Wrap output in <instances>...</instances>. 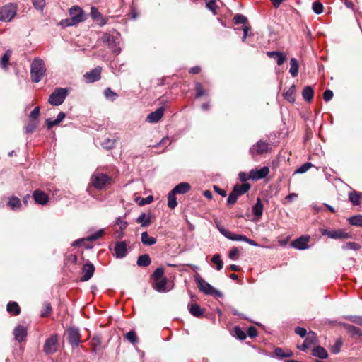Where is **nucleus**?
I'll return each mask as SVG.
<instances>
[{
    "label": "nucleus",
    "mask_w": 362,
    "mask_h": 362,
    "mask_svg": "<svg viewBox=\"0 0 362 362\" xmlns=\"http://www.w3.org/2000/svg\"><path fill=\"white\" fill-rule=\"evenodd\" d=\"M233 21L235 24H245L247 22V18L245 16L238 13L234 16Z\"/></svg>",
    "instance_id": "obj_58"
},
{
    "label": "nucleus",
    "mask_w": 362,
    "mask_h": 362,
    "mask_svg": "<svg viewBox=\"0 0 362 362\" xmlns=\"http://www.w3.org/2000/svg\"><path fill=\"white\" fill-rule=\"evenodd\" d=\"M267 55L270 58L275 59L279 66L282 65L286 58L285 54L279 51H268Z\"/></svg>",
    "instance_id": "obj_26"
},
{
    "label": "nucleus",
    "mask_w": 362,
    "mask_h": 362,
    "mask_svg": "<svg viewBox=\"0 0 362 362\" xmlns=\"http://www.w3.org/2000/svg\"><path fill=\"white\" fill-rule=\"evenodd\" d=\"M80 332L76 327H71L67 330V339L69 344L72 346L77 347L80 343Z\"/></svg>",
    "instance_id": "obj_11"
},
{
    "label": "nucleus",
    "mask_w": 362,
    "mask_h": 362,
    "mask_svg": "<svg viewBox=\"0 0 362 362\" xmlns=\"http://www.w3.org/2000/svg\"><path fill=\"white\" fill-rule=\"evenodd\" d=\"M233 331H234V334H235V336L236 337L237 339H240V340H244L246 339V333L242 330V329L238 327V326H236L234 327L233 329Z\"/></svg>",
    "instance_id": "obj_52"
},
{
    "label": "nucleus",
    "mask_w": 362,
    "mask_h": 362,
    "mask_svg": "<svg viewBox=\"0 0 362 362\" xmlns=\"http://www.w3.org/2000/svg\"><path fill=\"white\" fill-rule=\"evenodd\" d=\"M116 140L114 139H105V141L101 144L102 146L107 150H110L115 148Z\"/></svg>",
    "instance_id": "obj_49"
},
{
    "label": "nucleus",
    "mask_w": 362,
    "mask_h": 362,
    "mask_svg": "<svg viewBox=\"0 0 362 362\" xmlns=\"http://www.w3.org/2000/svg\"><path fill=\"white\" fill-rule=\"evenodd\" d=\"M104 234V230L100 229L84 238L77 239L71 244L73 247L80 246L82 243L92 242L98 240Z\"/></svg>",
    "instance_id": "obj_14"
},
{
    "label": "nucleus",
    "mask_w": 362,
    "mask_h": 362,
    "mask_svg": "<svg viewBox=\"0 0 362 362\" xmlns=\"http://www.w3.org/2000/svg\"><path fill=\"white\" fill-rule=\"evenodd\" d=\"M33 197L36 204L40 205L46 204L49 201L48 195L43 191L37 189L33 193Z\"/></svg>",
    "instance_id": "obj_20"
},
{
    "label": "nucleus",
    "mask_w": 362,
    "mask_h": 362,
    "mask_svg": "<svg viewBox=\"0 0 362 362\" xmlns=\"http://www.w3.org/2000/svg\"><path fill=\"white\" fill-rule=\"evenodd\" d=\"M11 53H12L11 50L8 49L5 52V53L2 56L1 60V66L2 69H8V66L9 64V60H10V57L11 56Z\"/></svg>",
    "instance_id": "obj_43"
},
{
    "label": "nucleus",
    "mask_w": 362,
    "mask_h": 362,
    "mask_svg": "<svg viewBox=\"0 0 362 362\" xmlns=\"http://www.w3.org/2000/svg\"><path fill=\"white\" fill-rule=\"evenodd\" d=\"M312 8L316 14H320L323 12V5L320 1H315L313 3Z\"/></svg>",
    "instance_id": "obj_57"
},
{
    "label": "nucleus",
    "mask_w": 362,
    "mask_h": 362,
    "mask_svg": "<svg viewBox=\"0 0 362 362\" xmlns=\"http://www.w3.org/2000/svg\"><path fill=\"white\" fill-rule=\"evenodd\" d=\"M34 8L42 11L45 6V0H32Z\"/></svg>",
    "instance_id": "obj_59"
},
{
    "label": "nucleus",
    "mask_w": 362,
    "mask_h": 362,
    "mask_svg": "<svg viewBox=\"0 0 362 362\" xmlns=\"http://www.w3.org/2000/svg\"><path fill=\"white\" fill-rule=\"evenodd\" d=\"M141 241L144 245L151 246L156 243L157 240L154 237L149 236L147 231H144L141 233Z\"/></svg>",
    "instance_id": "obj_33"
},
{
    "label": "nucleus",
    "mask_w": 362,
    "mask_h": 362,
    "mask_svg": "<svg viewBox=\"0 0 362 362\" xmlns=\"http://www.w3.org/2000/svg\"><path fill=\"white\" fill-rule=\"evenodd\" d=\"M90 15L95 21L98 22L100 26H103L107 23L106 19L103 18L101 13L95 6L91 7Z\"/></svg>",
    "instance_id": "obj_22"
},
{
    "label": "nucleus",
    "mask_w": 362,
    "mask_h": 362,
    "mask_svg": "<svg viewBox=\"0 0 362 362\" xmlns=\"http://www.w3.org/2000/svg\"><path fill=\"white\" fill-rule=\"evenodd\" d=\"M218 230L221 235H223L224 237L230 240L245 242V240H246L245 235L233 233L223 227H218Z\"/></svg>",
    "instance_id": "obj_16"
},
{
    "label": "nucleus",
    "mask_w": 362,
    "mask_h": 362,
    "mask_svg": "<svg viewBox=\"0 0 362 362\" xmlns=\"http://www.w3.org/2000/svg\"><path fill=\"white\" fill-rule=\"evenodd\" d=\"M13 334L16 341H18V342H22L25 339L28 334V332L25 327L19 325L15 327Z\"/></svg>",
    "instance_id": "obj_21"
},
{
    "label": "nucleus",
    "mask_w": 362,
    "mask_h": 362,
    "mask_svg": "<svg viewBox=\"0 0 362 362\" xmlns=\"http://www.w3.org/2000/svg\"><path fill=\"white\" fill-rule=\"evenodd\" d=\"M211 262L216 264L217 270L220 271L223 268V261L219 254H215L211 258Z\"/></svg>",
    "instance_id": "obj_53"
},
{
    "label": "nucleus",
    "mask_w": 362,
    "mask_h": 362,
    "mask_svg": "<svg viewBox=\"0 0 362 362\" xmlns=\"http://www.w3.org/2000/svg\"><path fill=\"white\" fill-rule=\"evenodd\" d=\"M17 6L9 3L0 8V21L4 22L11 21L16 15Z\"/></svg>",
    "instance_id": "obj_5"
},
{
    "label": "nucleus",
    "mask_w": 362,
    "mask_h": 362,
    "mask_svg": "<svg viewBox=\"0 0 362 362\" xmlns=\"http://www.w3.org/2000/svg\"><path fill=\"white\" fill-rule=\"evenodd\" d=\"M110 180V177L104 173L95 174L91 177L93 187L97 189H102Z\"/></svg>",
    "instance_id": "obj_10"
},
{
    "label": "nucleus",
    "mask_w": 362,
    "mask_h": 362,
    "mask_svg": "<svg viewBox=\"0 0 362 362\" xmlns=\"http://www.w3.org/2000/svg\"><path fill=\"white\" fill-rule=\"evenodd\" d=\"M312 355L320 359H326L328 357V354L325 349L320 345L313 348Z\"/></svg>",
    "instance_id": "obj_31"
},
{
    "label": "nucleus",
    "mask_w": 362,
    "mask_h": 362,
    "mask_svg": "<svg viewBox=\"0 0 362 362\" xmlns=\"http://www.w3.org/2000/svg\"><path fill=\"white\" fill-rule=\"evenodd\" d=\"M269 172L267 166H264L258 170H251L250 171V179L252 180H261L266 177Z\"/></svg>",
    "instance_id": "obj_19"
},
{
    "label": "nucleus",
    "mask_w": 362,
    "mask_h": 362,
    "mask_svg": "<svg viewBox=\"0 0 362 362\" xmlns=\"http://www.w3.org/2000/svg\"><path fill=\"white\" fill-rule=\"evenodd\" d=\"M69 90L66 88H57L49 95L48 102L54 106L62 105L68 95Z\"/></svg>",
    "instance_id": "obj_4"
},
{
    "label": "nucleus",
    "mask_w": 362,
    "mask_h": 362,
    "mask_svg": "<svg viewBox=\"0 0 362 362\" xmlns=\"http://www.w3.org/2000/svg\"><path fill=\"white\" fill-rule=\"evenodd\" d=\"M296 92L295 85H292L288 90L284 93V98L289 103H293L295 102V98L293 94Z\"/></svg>",
    "instance_id": "obj_42"
},
{
    "label": "nucleus",
    "mask_w": 362,
    "mask_h": 362,
    "mask_svg": "<svg viewBox=\"0 0 362 362\" xmlns=\"http://www.w3.org/2000/svg\"><path fill=\"white\" fill-rule=\"evenodd\" d=\"M263 209H264V206L262 203L261 199L257 198V202L252 206V212L253 215L258 218L262 216V215L263 214Z\"/></svg>",
    "instance_id": "obj_34"
},
{
    "label": "nucleus",
    "mask_w": 362,
    "mask_h": 362,
    "mask_svg": "<svg viewBox=\"0 0 362 362\" xmlns=\"http://www.w3.org/2000/svg\"><path fill=\"white\" fill-rule=\"evenodd\" d=\"M125 338L132 344L138 343V337L134 330H130L125 334Z\"/></svg>",
    "instance_id": "obj_50"
},
{
    "label": "nucleus",
    "mask_w": 362,
    "mask_h": 362,
    "mask_svg": "<svg viewBox=\"0 0 362 362\" xmlns=\"http://www.w3.org/2000/svg\"><path fill=\"white\" fill-rule=\"evenodd\" d=\"M361 246L359 244L354 242H346L341 246L344 250H351L356 251L361 249Z\"/></svg>",
    "instance_id": "obj_46"
},
{
    "label": "nucleus",
    "mask_w": 362,
    "mask_h": 362,
    "mask_svg": "<svg viewBox=\"0 0 362 362\" xmlns=\"http://www.w3.org/2000/svg\"><path fill=\"white\" fill-rule=\"evenodd\" d=\"M341 325L352 337H362V329L361 328L345 322L341 323Z\"/></svg>",
    "instance_id": "obj_23"
},
{
    "label": "nucleus",
    "mask_w": 362,
    "mask_h": 362,
    "mask_svg": "<svg viewBox=\"0 0 362 362\" xmlns=\"http://www.w3.org/2000/svg\"><path fill=\"white\" fill-rule=\"evenodd\" d=\"M164 274V269L162 267H158L155 269L152 274V278L153 281H157L162 279V277Z\"/></svg>",
    "instance_id": "obj_55"
},
{
    "label": "nucleus",
    "mask_w": 362,
    "mask_h": 362,
    "mask_svg": "<svg viewBox=\"0 0 362 362\" xmlns=\"http://www.w3.org/2000/svg\"><path fill=\"white\" fill-rule=\"evenodd\" d=\"M46 73L45 64L43 59L35 57L30 64V78L33 83H39Z\"/></svg>",
    "instance_id": "obj_1"
},
{
    "label": "nucleus",
    "mask_w": 362,
    "mask_h": 362,
    "mask_svg": "<svg viewBox=\"0 0 362 362\" xmlns=\"http://www.w3.org/2000/svg\"><path fill=\"white\" fill-rule=\"evenodd\" d=\"M343 317L353 323H355L360 326H362V315H345Z\"/></svg>",
    "instance_id": "obj_47"
},
{
    "label": "nucleus",
    "mask_w": 362,
    "mask_h": 362,
    "mask_svg": "<svg viewBox=\"0 0 362 362\" xmlns=\"http://www.w3.org/2000/svg\"><path fill=\"white\" fill-rule=\"evenodd\" d=\"M347 221L351 226L362 227V215L358 214L350 216L347 218Z\"/></svg>",
    "instance_id": "obj_41"
},
{
    "label": "nucleus",
    "mask_w": 362,
    "mask_h": 362,
    "mask_svg": "<svg viewBox=\"0 0 362 362\" xmlns=\"http://www.w3.org/2000/svg\"><path fill=\"white\" fill-rule=\"evenodd\" d=\"M343 345V341L341 338H339L336 340L334 344L330 348V351L334 354H337L340 352L341 347Z\"/></svg>",
    "instance_id": "obj_48"
},
{
    "label": "nucleus",
    "mask_w": 362,
    "mask_h": 362,
    "mask_svg": "<svg viewBox=\"0 0 362 362\" xmlns=\"http://www.w3.org/2000/svg\"><path fill=\"white\" fill-rule=\"evenodd\" d=\"M69 16L71 21L76 24L81 23L86 19L83 10L79 6H74L69 9Z\"/></svg>",
    "instance_id": "obj_9"
},
{
    "label": "nucleus",
    "mask_w": 362,
    "mask_h": 362,
    "mask_svg": "<svg viewBox=\"0 0 362 362\" xmlns=\"http://www.w3.org/2000/svg\"><path fill=\"white\" fill-rule=\"evenodd\" d=\"M194 86L196 91V98H200L206 94V91L204 89L203 86L199 82H195Z\"/></svg>",
    "instance_id": "obj_51"
},
{
    "label": "nucleus",
    "mask_w": 362,
    "mask_h": 362,
    "mask_svg": "<svg viewBox=\"0 0 362 362\" xmlns=\"http://www.w3.org/2000/svg\"><path fill=\"white\" fill-rule=\"evenodd\" d=\"M320 231L322 235H326L331 239H350L352 238V234L339 229L329 230L325 228H320Z\"/></svg>",
    "instance_id": "obj_7"
},
{
    "label": "nucleus",
    "mask_w": 362,
    "mask_h": 362,
    "mask_svg": "<svg viewBox=\"0 0 362 362\" xmlns=\"http://www.w3.org/2000/svg\"><path fill=\"white\" fill-rule=\"evenodd\" d=\"M40 116V107H35L30 113L29 117L30 120H38Z\"/></svg>",
    "instance_id": "obj_61"
},
{
    "label": "nucleus",
    "mask_w": 362,
    "mask_h": 362,
    "mask_svg": "<svg viewBox=\"0 0 362 362\" xmlns=\"http://www.w3.org/2000/svg\"><path fill=\"white\" fill-rule=\"evenodd\" d=\"M101 67L97 66L89 72L84 74L85 80L87 83H93L98 81L101 78Z\"/></svg>",
    "instance_id": "obj_18"
},
{
    "label": "nucleus",
    "mask_w": 362,
    "mask_h": 362,
    "mask_svg": "<svg viewBox=\"0 0 362 362\" xmlns=\"http://www.w3.org/2000/svg\"><path fill=\"white\" fill-rule=\"evenodd\" d=\"M206 7L212 11L214 14H216V11L217 8L216 6V0H205Z\"/></svg>",
    "instance_id": "obj_56"
},
{
    "label": "nucleus",
    "mask_w": 362,
    "mask_h": 362,
    "mask_svg": "<svg viewBox=\"0 0 362 362\" xmlns=\"http://www.w3.org/2000/svg\"><path fill=\"white\" fill-rule=\"evenodd\" d=\"M290 69L289 73L293 77H296L299 71V64L296 58H291L290 59Z\"/></svg>",
    "instance_id": "obj_35"
},
{
    "label": "nucleus",
    "mask_w": 362,
    "mask_h": 362,
    "mask_svg": "<svg viewBox=\"0 0 362 362\" xmlns=\"http://www.w3.org/2000/svg\"><path fill=\"white\" fill-rule=\"evenodd\" d=\"M128 254L127 244L125 241H117L115 243L113 256L117 259H122Z\"/></svg>",
    "instance_id": "obj_13"
},
{
    "label": "nucleus",
    "mask_w": 362,
    "mask_h": 362,
    "mask_svg": "<svg viewBox=\"0 0 362 362\" xmlns=\"http://www.w3.org/2000/svg\"><path fill=\"white\" fill-rule=\"evenodd\" d=\"M137 223L141 224V227L146 228L151 223V217L150 215H146L145 213H141L136 220Z\"/></svg>",
    "instance_id": "obj_32"
},
{
    "label": "nucleus",
    "mask_w": 362,
    "mask_h": 362,
    "mask_svg": "<svg viewBox=\"0 0 362 362\" xmlns=\"http://www.w3.org/2000/svg\"><path fill=\"white\" fill-rule=\"evenodd\" d=\"M115 223L119 226L122 231L125 230L128 226V223L126 221H123L120 216L116 218Z\"/></svg>",
    "instance_id": "obj_62"
},
{
    "label": "nucleus",
    "mask_w": 362,
    "mask_h": 362,
    "mask_svg": "<svg viewBox=\"0 0 362 362\" xmlns=\"http://www.w3.org/2000/svg\"><path fill=\"white\" fill-rule=\"evenodd\" d=\"M317 343V334L314 332L310 331L307 337H305L304 342L301 345L298 346L297 348L303 351H306L310 346L315 345Z\"/></svg>",
    "instance_id": "obj_12"
},
{
    "label": "nucleus",
    "mask_w": 362,
    "mask_h": 362,
    "mask_svg": "<svg viewBox=\"0 0 362 362\" xmlns=\"http://www.w3.org/2000/svg\"><path fill=\"white\" fill-rule=\"evenodd\" d=\"M313 166L311 163H305L303 165H301L299 168H298L295 173L296 174H303L307 172L311 167Z\"/></svg>",
    "instance_id": "obj_54"
},
{
    "label": "nucleus",
    "mask_w": 362,
    "mask_h": 362,
    "mask_svg": "<svg viewBox=\"0 0 362 362\" xmlns=\"http://www.w3.org/2000/svg\"><path fill=\"white\" fill-rule=\"evenodd\" d=\"M189 312L192 315L196 317H200L204 313V309L202 308L197 303L188 305Z\"/></svg>",
    "instance_id": "obj_30"
},
{
    "label": "nucleus",
    "mask_w": 362,
    "mask_h": 362,
    "mask_svg": "<svg viewBox=\"0 0 362 362\" xmlns=\"http://www.w3.org/2000/svg\"><path fill=\"white\" fill-rule=\"evenodd\" d=\"M310 240L309 235H302L291 243V246L298 250H304L309 248L308 242Z\"/></svg>",
    "instance_id": "obj_15"
},
{
    "label": "nucleus",
    "mask_w": 362,
    "mask_h": 362,
    "mask_svg": "<svg viewBox=\"0 0 362 362\" xmlns=\"http://www.w3.org/2000/svg\"><path fill=\"white\" fill-rule=\"evenodd\" d=\"M284 354V350L281 348L277 347V348L274 349L271 356L273 358H283Z\"/></svg>",
    "instance_id": "obj_60"
},
{
    "label": "nucleus",
    "mask_w": 362,
    "mask_h": 362,
    "mask_svg": "<svg viewBox=\"0 0 362 362\" xmlns=\"http://www.w3.org/2000/svg\"><path fill=\"white\" fill-rule=\"evenodd\" d=\"M251 187L249 183H243L242 185L236 184L234 185L232 192H233L238 197L247 193Z\"/></svg>",
    "instance_id": "obj_27"
},
{
    "label": "nucleus",
    "mask_w": 362,
    "mask_h": 362,
    "mask_svg": "<svg viewBox=\"0 0 362 362\" xmlns=\"http://www.w3.org/2000/svg\"><path fill=\"white\" fill-rule=\"evenodd\" d=\"M194 280L200 291L206 295L214 296L216 298H223V294L213 287L209 283L205 281L199 274L194 275Z\"/></svg>",
    "instance_id": "obj_2"
},
{
    "label": "nucleus",
    "mask_w": 362,
    "mask_h": 362,
    "mask_svg": "<svg viewBox=\"0 0 362 362\" xmlns=\"http://www.w3.org/2000/svg\"><path fill=\"white\" fill-rule=\"evenodd\" d=\"M295 333L299 335L301 338L307 337L308 334L305 328L298 326L295 328Z\"/></svg>",
    "instance_id": "obj_63"
},
{
    "label": "nucleus",
    "mask_w": 362,
    "mask_h": 362,
    "mask_svg": "<svg viewBox=\"0 0 362 362\" xmlns=\"http://www.w3.org/2000/svg\"><path fill=\"white\" fill-rule=\"evenodd\" d=\"M151 259L148 254L139 255L136 264L139 267H148L151 264Z\"/></svg>",
    "instance_id": "obj_36"
},
{
    "label": "nucleus",
    "mask_w": 362,
    "mask_h": 362,
    "mask_svg": "<svg viewBox=\"0 0 362 362\" xmlns=\"http://www.w3.org/2000/svg\"><path fill=\"white\" fill-rule=\"evenodd\" d=\"M167 279L163 278L162 279L153 281L152 287L153 288L159 293H166L170 291L167 288Z\"/></svg>",
    "instance_id": "obj_24"
},
{
    "label": "nucleus",
    "mask_w": 362,
    "mask_h": 362,
    "mask_svg": "<svg viewBox=\"0 0 362 362\" xmlns=\"http://www.w3.org/2000/svg\"><path fill=\"white\" fill-rule=\"evenodd\" d=\"M103 40L104 42L108 45V47L115 55H118L120 53L121 49L119 46L118 37L109 33H105Z\"/></svg>",
    "instance_id": "obj_8"
},
{
    "label": "nucleus",
    "mask_w": 362,
    "mask_h": 362,
    "mask_svg": "<svg viewBox=\"0 0 362 362\" xmlns=\"http://www.w3.org/2000/svg\"><path fill=\"white\" fill-rule=\"evenodd\" d=\"M164 107H160L154 112H151L148 116L146 120L151 123L158 122L163 116Z\"/></svg>",
    "instance_id": "obj_25"
},
{
    "label": "nucleus",
    "mask_w": 362,
    "mask_h": 362,
    "mask_svg": "<svg viewBox=\"0 0 362 362\" xmlns=\"http://www.w3.org/2000/svg\"><path fill=\"white\" fill-rule=\"evenodd\" d=\"M95 272V267L90 262L83 264L82 267L81 281H87L92 278Z\"/></svg>",
    "instance_id": "obj_17"
},
{
    "label": "nucleus",
    "mask_w": 362,
    "mask_h": 362,
    "mask_svg": "<svg viewBox=\"0 0 362 362\" xmlns=\"http://www.w3.org/2000/svg\"><path fill=\"white\" fill-rule=\"evenodd\" d=\"M7 311L13 315H18L21 313V308L18 304L15 301H11L7 304Z\"/></svg>",
    "instance_id": "obj_38"
},
{
    "label": "nucleus",
    "mask_w": 362,
    "mask_h": 362,
    "mask_svg": "<svg viewBox=\"0 0 362 362\" xmlns=\"http://www.w3.org/2000/svg\"><path fill=\"white\" fill-rule=\"evenodd\" d=\"M104 96L105 98L111 101V102H114L117 98H118V94L117 93H115V91H113L110 88H106L105 90H104Z\"/></svg>",
    "instance_id": "obj_44"
},
{
    "label": "nucleus",
    "mask_w": 362,
    "mask_h": 362,
    "mask_svg": "<svg viewBox=\"0 0 362 362\" xmlns=\"http://www.w3.org/2000/svg\"><path fill=\"white\" fill-rule=\"evenodd\" d=\"M191 189V186L188 182H182L177 184L172 190L179 194L187 193Z\"/></svg>",
    "instance_id": "obj_28"
},
{
    "label": "nucleus",
    "mask_w": 362,
    "mask_h": 362,
    "mask_svg": "<svg viewBox=\"0 0 362 362\" xmlns=\"http://www.w3.org/2000/svg\"><path fill=\"white\" fill-rule=\"evenodd\" d=\"M362 197V192L356 190L351 191L348 194L349 202L354 206H359L361 204L360 199Z\"/></svg>",
    "instance_id": "obj_29"
},
{
    "label": "nucleus",
    "mask_w": 362,
    "mask_h": 362,
    "mask_svg": "<svg viewBox=\"0 0 362 362\" xmlns=\"http://www.w3.org/2000/svg\"><path fill=\"white\" fill-rule=\"evenodd\" d=\"M238 197L233 192H231L228 197L227 204L230 206L234 204L237 202Z\"/></svg>",
    "instance_id": "obj_64"
},
{
    "label": "nucleus",
    "mask_w": 362,
    "mask_h": 362,
    "mask_svg": "<svg viewBox=\"0 0 362 362\" xmlns=\"http://www.w3.org/2000/svg\"><path fill=\"white\" fill-rule=\"evenodd\" d=\"M314 90L310 86L304 87L302 91V95L305 100L310 102L313 98Z\"/></svg>",
    "instance_id": "obj_39"
},
{
    "label": "nucleus",
    "mask_w": 362,
    "mask_h": 362,
    "mask_svg": "<svg viewBox=\"0 0 362 362\" xmlns=\"http://www.w3.org/2000/svg\"><path fill=\"white\" fill-rule=\"evenodd\" d=\"M7 205L11 210L16 211L21 207V202L19 198L13 196L9 198Z\"/></svg>",
    "instance_id": "obj_37"
},
{
    "label": "nucleus",
    "mask_w": 362,
    "mask_h": 362,
    "mask_svg": "<svg viewBox=\"0 0 362 362\" xmlns=\"http://www.w3.org/2000/svg\"><path fill=\"white\" fill-rule=\"evenodd\" d=\"M271 151L269 144L263 140H259L254 144L249 149V154L253 159L257 156H262Z\"/></svg>",
    "instance_id": "obj_3"
},
{
    "label": "nucleus",
    "mask_w": 362,
    "mask_h": 362,
    "mask_svg": "<svg viewBox=\"0 0 362 362\" xmlns=\"http://www.w3.org/2000/svg\"><path fill=\"white\" fill-rule=\"evenodd\" d=\"M59 346V337L58 335L54 334L48 337L44 344L43 351L47 355H51L54 354Z\"/></svg>",
    "instance_id": "obj_6"
},
{
    "label": "nucleus",
    "mask_w": 362,
    "mask_h": 362,
    "mask_svg": "<svg viewBox=\"0 0 362 362\" xmlns=\"http://www.w3.org/2000/svg\"><path fill=\"white\" fill-rule=\"evenodd\" d=\"M176 194L173 190L168 194V206L171 209H175L177 206Z\"/></svg>",
    "instance_id": "obj_40"
},
{
    "label": "nucleus",
    "mask_w": 362,
    "mask_h": 362,
    "mask_svg": "<svg viewBox=\"0 0 362 362\" xmlns=\"http://www.w3.org/2000/svg\"><path fill=\"white\" fill-rule=\"evenodd\" d=\"M38 120H30L29 123L25 127V132L32 134L36 129L38 125Z\"/></svg>",
    "instance_id": "obj_45"
}]
</instances>
